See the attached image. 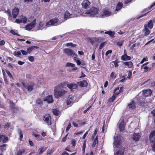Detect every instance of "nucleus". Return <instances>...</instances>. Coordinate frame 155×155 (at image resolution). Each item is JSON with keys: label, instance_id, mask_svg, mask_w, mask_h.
<instances>
[{"label": "nucleus", "instance_id": "f257e3e1", "mask_svg": "<svg viewBox=\"0 0 155 155\" xmlns=\"http://www.w3.org/2000/svg\"><path fill=\"white\" fill-rule=\"evenodd\" d=\"M67 92V91H65L63 89L61 88L59 86L57 85L55 87L54 91V94L55 98H58L64 95Z\"/></svg>", "mask_w": 155, "mask_h": 155}, {"label": "nucleus", "instance_id": "f03ea898", "mask_svg": "<svg viewBox=\"0 0 155 155\" xmlns=\"http://www.w3.org/2000/svg\"><path fill=\"white\" fill-rule=\"evenodd\" d=\"M8 16V19L10 20H12L13 18H15L18 15L19 12V9L17 8L13 9L12 11V15L9 9L7 11Z\"/></svg>", "mask_w": 155, "mask_h": 155}, {"label": "nucleus", "instance_id": "7ed1b4c3", "mask_svg": "<svg viewBox=\"0 0 155 155\" xmlns=\"http://www.w3.org/2000/svg\"><path fill=\"white\" fill-rule=\"evenodd\" d=\"M121 137H122L120 135L114 136L113 144L115 148H119V146L121 144Z\"/></svg>", "mask_w": 155, "mask_h": 155}, {"label": "nucleus", "instance_id": "20e7f679", "mask_svg": "<svg viewBox=\"0 0 155 155\" xmlns=\"http://www.w3.org/2000/svg\"><path fill=\"white\" fill-rule=\"evenodd\" d=\"M98 11V10L97 8L93 7L90 9L87 13L90 16H94L97 14Z\"/></svg>", "mask_w": 155, "mask_h": 155}, {"label": "nucleus", "instance_id": "39448f33", "mask_svg": "<svg viewBox=\"0 0 155 155\" xmlns=\"http://www.w3.org/2000/svg\"><path fill=\"white\" fill-rule=\"evenodd\" d=\"M76 99V97H75L71 95L69 96L67 101V105H69L73 104Z\"/></svg>", "mask_w": 155, "mask_h": 155}, {"label": "nucleus", "instance_id": "423d86ee", "mask_svg": "<svg viewBox=\"0 0 155 155\" xmlns=\"http://www.w3.org/2000/svg\"><path fill=\"white\" fill-rule=\"evenodd\" d=\"M64 52L66 53L67 55L72 56V57L74 56H77L74 53L73 50L69 48H65L64 50Z\"/></svg>", "mask_w": 155, "mask_h": 155}, {"label": "nucleus", "instance_id": "0eeeda50", "mask_svg": "<svg viewBox=\"0 0 155 155\" xmlns=\"http://www.w3.org/2000/svg\"><path fill=\"white\" fill-rule=\"evenodd\" d=\"M149 140L150 143L155 142V130L152 131L150 134Z\"/></svg>", "mask_w": 155, "mask_h": 155}, {"label": "nucleus", "instance_id": "6e6552de", "mask_svg": "<svg viewBox=\"0 0 155 155\" xmlns=\"http://www.w3.org/2000/svg\"><path fill=\"white\" fill-rule=\"evenodd\" d=\"M36 21L35 19L33 21L26 25L25 28L27 30L30 31L34 27Z\"/></svg>", "mask_w": 155, "mask_h": 155}, {"label": "nucleus", "instance_id": "1a4fd4ad", "mask_svg": "<svg viewBox=\"0 0 155 155\" xmlns=\"http://www.w3.org/2000/svg\"><path fill=\"white\" fill-rule=\"evenodd\" d=\"M123 91V87H121L120 89L119 87H117L115 88L114 91V94L116 97L117 95H119Z\"/></svg>", "mask_w": 155, "mask_h": 155}, {"label": "nucleus", "instance_id": "9d476101", "mask_svg": "<svg viewBox=\"0 0 155 155\" xmlns=\"http://www.w3.org/2000/svg\"><path fill=\"white\" fill-rule=\"evenodd\" d=\"M43 120L45 121L48 125H51V118L50 115L49 114H47L43 117Z\"/></svg>", "mask_w": 155, "mask_h": 155}, {"label": "nucleus", "instance_id": "9b49d317", "mask_svg": "<svg viewBox=\"0 0 155 155\" xmlns=\"http://www.w3.org/2000/svg\"><path fill=\"white\" fill-rule=\"evenodd\" d=\"M10 104L11 106V109L14 113H17L18 110V108L15 106L14 103L12 101L10 102Z\"/></svg>", "mask_w": 155, "mask_h": 155}, {"label": "nucleus", "instance_id": "f8f14e48", "mask_svg": "<svg viewBox=\"0 0 155 155\" xmlns=\"http://www.w3.org/2000/svg\"><path fill=\"white\" fill-rule=\"evenodd\" d=\"M122 65L126 68H131L133 67V64L131 61H129L123 62Z\"/></svg>", "mask_w": 155, "mask_h": 155}, {"label": "nucleus", "instance_id": "ddd939ff", "mask_svg": "<svg viewBox=\"0 0 155 155\" xmlns=\"http://www.w3.org/2000/svg\"><path fill=\"white\" fill-rule=\"evenodd\" d=\"M90 2L88 0H84L82 3L83 8L87 9L89 7Z\"/></svg>", "mask_w": 155, "mask_h": 155}, {"label": "nucleus", "instance_id": "4468645a", "mask_svg": "<svg viewBox=\"0 0 155 155\" xmlns=\"http://www.w3.org/2000/svg\"><path fill=\"white\" fill-rule=\"evenodd\" d=\"M125 51L126 50H125L124 51V54L121 56V60L123 61H127L130 60L131 59V57L128 56L127 54L125 53Z\"/></svg>", "mask_w": 155, "mask_h": 155}, {"label": "nucleus", "instance_id": "2eb2a0df", "mask_svg": "<svg viewBox=\"0 0 155 155\" xmlns=\"http://www.w3.org/2000/svg\"><path fill=\"white\" fill-rule=\"evenodd\" d=\"M124 121V120L120 121L119 123V128L120 131H122L125 130Z\"/></svg>", "mask_w": 155, "mask_h": 155}, {"label": "nucleus", "instance_id": "dca6fc26", "mask_svg": "<svg viewBox=\"0 0 155 155\" xmlns=\"http://www.w3.org/2000/svg\"><path fill=\"white\" fill-rule=\"evenodd\" d=\"M22 84L23 87L27 89L28 91L31 92L33 90L34 85L30 84L26 85V84L24 82H22Z\"/></svg>", "mask_w": 155, "mask_h": 155}, {"label": "nucleus", "instance_id": "f3484780", "mask_svg": "<svg viewBox=\"0 0 155 155\" xmlns=\"http://www.w3.org/2000/svg\"><path fill=\"white\" fill-rule=\"evenodd\" d=\"M125 151V148L123 147L119 148V150L114 154V155H123Z\"/></svg>", "mask_w": 155, "mask_h": 155}, {"label": "nucleus", "instance_id": "a211bd4d", "mask_svg": "<svg viewBox=\"0 0 155 155\" xmlns=\"http://www.w3.org/2000/svg\"><path fill=\"white\" fill-rule=\"evenodd\" d=\"M143 94L145 97L149 96L151 94L152 91L150 89H147L143 91Z\"/></svg>", "mask_w": 155, "mask_h": 155}, {"label": "nucleus", "instance_id": "6ab92c4d", "mask_svg": "<svg viewBox=\"0 0 155 155\" xmlns=\"http://www.w3.org/2000/svg\"><path fill=\"white\" fill-rule=\"evenodd\" d=\"M58 21V19H53L47 22L46 23V25L48 26L51 25H54L56 23H57Z\"/></svg>", "mask_w": 155, "mask_h": 155}, {"label": "nucleus", "instance_id": "aec40b11", "mask_svg": "<svg viewBox=\"0 0 155 155\" xmlns=\"http://www.w3.org/2000/svg\"><path fill=\"white\" fill-rule=\"evenodd\" d=\"M78 84L81 87H87L88 85L87 81L85 80H83L82 81L78 82Z\"/></svg>", "mask_w": 155, "mask_h": 155}, {"label": "nucleus", "instance_id": "412c9836", "mask_svg": "<svg viewBox=\"0 0 155 155\" xmlns=\"http://www.w3.org/2000/svg\"><path fill=\"white\" fill-rule=\"evenodd\" d=\"M67 87L70 89H75L77 88L78 85L74 83H73L71 84H68L67 85Z\"/></svg>", "mask_w": 155, "mask_h": 155}, {"label": "nucleus", "instance_id": "4be33fe9", "mask_svg": "<svg viewBox=\"0 0 155 155\" xmlns=\"http://www.w3.org/2000/svg\"><path fill=\"white\" fill-rule=\"evenodd\" d=\"M130 109H134L136 108L135 104L134 101H132L127 106Z\"/></svg>", "mask_w": 155, "mask_h": 155}, {"label": "nucleus", "instance_id": "5701e85b", "mask_svg": "<svg viewBox=\"0 0 155 155\" xmlns=\"http://www.w3.org/2000/svg\"><path fill=\"white\" fill-rule=\"evenodd\" d=\"M140 137V136L139 134L134 133L132 137L133 140H134L135 142H137L139 140Z\"/></svg>", "mask_w": 155, "mask_h": 155}, {"label": "nucleus", "instance_id": "b1692460", "mask_svg": "<svg viewBox=\"0 0 155 155\" xmlns=\"http://www.w3.org/2000/svg\"><path fill=\"white\" fill-rule=\"evenodd\" d=\"M44 101H47L48 103H52L54 101V100L51 96L49 95L44 100Z\"/></svg>", "mask_w": 155, "mask_h": 155}, {"label": "nucleus", "instance_id": "393cba45", "mask_svg": "<svg viewBox=\"0 0 155 155\" xmlns=\"http://www.w3.org/2000/svg\"><path fill=\"white\" fill-rule=\"evenodd\" d=\"M46 149L47 148L46 147H45L44 146L41 147L38 149V151L39 152L37 155H41L45 151Z\"/></svg>", "mask_w": 155, "mask_h": 155}, {"label": "nucleus", "instance_id": "a878e982", "mask_svg": "<svg viewBox=\"0 0 155 155\" xmlns=\"http://www.w3.org/2000/svg\"><path fill=\"white\" fill-rule=\"evenodd\" d=\"M143 31H144V35L146 36L149 35L150 33V31L147 27V25L145 24L144 25V29Z\"/></svg>", "mask_w": 155, "mask_h": 155}, {"label": "nucleus", "instance_id": "bb28decb", "mask_svg": "<svg viewBox=\"0 0 155 155\" xmlns=\"http://www.w3.org/2000/svg\"><path fill=\"white\" fill-rule=\"evenodd\" d=\"M75 64L71 63L68 62L66 64V66L67 67H72V69L73 70H76L78 68L77 67H75Z\"/></svg>", "mask_w": 155, "mask_h": 155}, {"label": "nucleus", "instance_id": "cd10ccee", "mask_svg": "<svg viewBox=\"0 0 155 155\" xmlns=\"http://www.w3.org/2000/svg\"><path fill=\"white\" fill-rule=\"evenodd\" d=\"M39 48L37 46H31L27 48V51L28 53H30L33 50L38 48Z\"/></svg>", "mask_w": 155, "mask_h": 155}, {"label": "nucleus", "instance_id": "c85d7f7f", "mask_svg": "<svg viewBox=\"0 0 155 155\" xmlns=\"http://www.w3.org/2000/svg\"><path fill=\"white\" fill-rule=\"evenodd\" d=\"M119 62L117 61V60H115V61H112L110 63V67H113L114 66V67H117L118 66V63Z\"/></svg>", "mask_w": 155, "mask_h": 155}, {"label": "nucleus", "instance_id": "c756f323", "mask_svg": "<svg viewBox=\"0 0 155 155\" xmlns=\"http://www.w3.org/2000/svg\"><path fill=\"white\" fill-rule=\"evenodd\" d=\"M123 4L121 2H119L116 5L115 10L117 11H118L119 10H120L121 9L122 7H123Z\"/></svg>", "mask_w": 155, "mask_h": 155}, {"label": "nucleus", "instance_id": "7c9ffc66", "mask_svg": "<svg viewBox=\"0 0 155 155\" xmlns=\"http://www.w3.org/2000/svg\"><path fill=\"white\" fill-rule=\"evenodd\" d=\"M111 13L110 11L108 10H104L103 11V15L107 16H109L110 15Z\"/></svg>", "mask_w": 155, "mask_h": 155}, {"label": "nucleus", "instance_id": "2f4dec72", "mask_svg": "<svg viewBox=\"0 0 155 155\" xmlns=\"http://www.w3.org/2000/svg\"><path fill=\"white\" fill-rule=\"evenodd\" d=\"M86 146V140H85L84 141L83 146H82V151L83 153L84 154L85 151V148Z\"/></svg>", "mask_w": 155, "mask_h": 155}, {"label": "nucleus", "instance_id": "473e14b6", "mask_svg": "<svg viewBox=\"0 0 155 155\" xmlns=\"http://www.w3.org/2000/svg\"><path fill=\"white\" fill-rule=\"evenodd\" d=\"M147 27H148L150 29H151L153 28V23L152 22V20H150L147 23Z\"/></svg>", "mask_w": 155, "mask_h": 155}, {"label": "nucleus", "instance_id": "72a5a7b5", "mask_svg": "<svg viewBox=\"0 0 155 155\" xmlns=\"http://www.w3.org/2000/svg\"><path fill=\"white\" fill-rule=\"evenodd\" d=\"M22 21V22L23 23H25L26 22L27 18H26L25 16H24L23 15H21L20 17Z\"/></svg>", "mask_w": 155, "mask_h": 155}, {"label": "nucleus", "instance_id": "f704fd0d", "mask_svg": "<svg viewBox=\"0 0 155 155\" xmlns=\"http://www.w3.org/2000/svg\"><path fill=\"white\" fill-rule=\"evenodd\" d=\"M71 15L72 14H70L68 11H66L64 14V17L65 18H70Z\"/></svg>", "mask_w": 155, "mask_h": 155}, {"label": "nucleus", "instance_id": "c9c22d12", "mask_svg": "<svg viewBox=\"0 0 155 155\" xmlns=\"http://www.w3.org/2000/svg\"><path fill=\"white\" fill-rule=\"evenodd\" d=\"M116 97L113 94L112 97L108 99V101L110 103L113 102L116 99Z\"/></svg>", "mask_w": 155, "mask_h": 155}, {"label": "nucleus", "instance_id": "e433bc0d", "mask_svg": "<svg viewBox=\"0 0 155 155\" xmlns=\"http://www.w3.org/2000/svg\"><path fill=\"white\" fill-rule=\"evenodd\" d=\"M25 151L24 149L19 150L18 151L16 155H21L22 153H24Z\"/></svg>", "mask_w": 155, "mask_h": 155}, {"label": "nucleus", "instance_id": "4c0bfd02", "mask_svg": "<svg viewBox=\"0 0 155 155\" xmlns=\"http://www.w3.org/2000/svg\"><path fill=\"white\" fill-rule=\"evenodd\" d=\"M8 140V137L5 136L4 135H3L2 139V142L3 143L7 142Z\"/></svg>", "mask_w": 155, "mask_h": 155}, {"label": "nucleus", "instance_id": "58836bf2", "mask_svg": "<svg viewBox=\"0 0 155 155\" xmlns=\"http://www.w3.org/2000/svg\"><path fill=\"white\" fill-rule=\"evenodd\" d=\"M36 103L40 105H42L43 104V101L41 100V99L38 98L36 101Z\"/></svg>", "mask_w": 155, "mask_h": 155}, {"label": "nucleus", "instance_id": "ea45409f", "mask_svg": "<svg viewBox=\"0 0 155 155\" xmlns=\"http://www.w3.org/2000/svg\"><path fill=\"white\" fill-rule=\"evenodd\" d=\"M59 110L57 109H53V114L55 116H58L59 115Z\"/></svg>", "mask_w": 155, "mask_h": 155}, {"label": "nucleus", "instance_id": "a19ab883", "mask_svg": "<svg viewBox=\"0 0 155 155\" xmlns=\"http://www.w3.org/2000/svg\"><path fill=\"white\" fill-rule=\"evenodd\" d=\"M5 71L9 77L10 78V79H13V77L10 71L7 70H6Z\"/></svg>", "mask_w": 155, "mask_h": 155}, {"label": "nucleus", "instance_id": "79ce46f5", "mask_svg": "<svg viewBox=\"0 0 155 155\" xmlns=\"http://www.w3.org/2000/svg\"><path fill=\"white\" fill-rule=\"evenodd\" d=\"M7 144H3L0 146V149L2 151H3L6 150V148L4 147H6Z\"/></svg>", "mask_w": 155, "mask_h": 155}, {"label": "nucleus", "instance_id": "37998d69", "mask_svg": "<svg viewBox=\"0 0 155 155\" xmlns=\"http://www.w3.org/2000/svg\"><path fill=\"white\" fill-rule=\"evenodd\" d=\"M68 84V82L67 81H65L62 83H61L58 86H59V87H61V86H66V85H67V84Z\"/></svg>", "mask_w": 155, "mask_h": 155}, {"label": "nucleus", "instance_id": "c03bdc74", "mask_svg": "<svg viewBox=\"0 0 155 155\" xmlns=\"http://www.w3.org/2000/svg\"><path fill=\"white\" fill-rule=\"evenodd\" d=\"M142 68L145 70L144 71L145 72L149 71L151 69V68H149L147 66H143Z\"/></svg>", "mask_w": 155, "mask_h": 155}, {"label": "nucleus", "instance_id": "a18cd8bd", "mask_svg": "<svg viewBox=\"0 0 155 155\" xmlns=\"http://www.w3.org/2000/svg\"><path fill=\"white\" fill-rule=\"evenodd\" d=\"M54 152L53 150H47V155H51Z\"/></svg>", "mask_w": 155, "mask_h": 155}, {"label": "nucleus", "instance_id": "49530a36", "mask_svg": "<svg viewBox=\"0 0 155 155\" xmlns=\"http://www.w3.org/2000/svg\"><path fill=\"white\" fill-rule=\"evenodd\" d=\"M13 54L16 56H18L21 55V53L20 51H15L13 53Z\"/></svg>", "mask_w": 155, "mask_h": 155}, {"label": "nucleus", "instance_id": "de8ad7c7", "mask_svg": "<svg viewBox=\"0 0 155 155\" xmlns=\"http://www.w3.org/2000/svg\"><path fill=\"white\" fill-rule=\"evenodd\" d=\"M106 42H104L101 43L99 47V49H101L103 48L104 47L106 44Z\"/></svg>", "mask_w": 155, "mask_h": 155}, {"label": "nucleus", "instance_id": "09e8293b", "mask_svg": "<svg viewBox=\"0 0 155 155\" xmlns=\"http://www.w3.org/2000/svg\"><path fill=\"white\" fill-rule=\"evenodd\" d=\"M115 33L114 32H113L111 31H109L108 35L111 37H112L114 38V35Z\"/></svg>", "mask_w": 155, "mask_h": 155}, {"label": "nucleus", "instance_id": "8fccbe9b", "mask_svg": "<svg viewBox=\"0 0 155 155\" xmlns=\"http://www.w3.org/2000/svg\"><path fill=\"white\" fill-rule=\"evenodd\" d=\"M19 134L20 135L19 139L20 141H21L23 137V134H22V132L21 130L19 132Z\"/></svg>", "mask_w": 155, "mask_h": 155}, {"label": "nucleus", "instance_id": "3c124183", "mask_svg": "<svg viewBox=\"0 0 155 155\" xmlns=\"http://www.w3.org/2000/svg\"><path fill=\"white\" fill-rule=\"evenodd\" d=\"M34 135L35 137L37 138L38 141H40L41 140V138L40 136L39 135L35 134H34Z\"/></svg>", "mask_w": 155, "mask_h": 155}, {"label": "nucleus", "instance_id": "603ef678", "mask_svg": "<svg viewBox=\"0 0 155 155\" xmlns=\"http://www.w3.org/2000/svg\"><path fill=\"white\" fill-rule=\"evenodd\" d=\"M151 143L152 149L154 152H155V142Z\"/></svg>", "mask_w": 155, "mask_h": 155}, {"label": "nucleus", "instance_id": "864d4df0", "mask_svg": "<svg viewBox=\"0 0 155 155\" xmlns=\"http://www.w3.org/2000/svg\"><path fill=\"white\" fill-rule=\"evenodd\" d=\"M98 141L94 140L92 143V147L93 148L96 147V144H97Z\"/></svg>", "mask_w": 155, "mask_h": 155}, {"label": "nucleus", "instance_id": "5fc2aeb1", "mask_svg": "<svg viewBox=\"0 0 155 155\" xmlns=\"http://www.w3.org/2000/svg\"><path fill=\"white\" fill-rule=\"evenodd\" d=\"M29 60L31 62H33L35 60L34 57L32 56H29L28 57Z\"/></svg>", "mask_w": 155, "mask_h": 155}, {"label": "nucleus", "instance_id": "6e6d98bb", "mask_svg": "<svg viewBox=\"0 0 155 155\" xmlns=\"http://www.w3.org/2000/svg\"><path fill=\"white\" fill-rule=\"evenodd\" d=\"M10 124L9 123H7L4 125V129H6L7 128H9L10 127Z\"/></svg>", "mask_w": 155, "mask_h": 155}, {"label": "nucleus", "instance_id": "4d7b16f0", "mask_svg": "<svg viewBox=\"0 0 155 155\" xmlns=\"http://www.w3.org/2000/svg\"><path fill=\"white\" fill-rule=\"evenodd\" d=\"M115 73L114 72H112L110 75V77L111 78H116V75H115Z\"/></svg>", "mask_w": 155, "mask_h": 155}, {"label": "nucleus", "instance_id": "13d9d810", "mask_svg": "<svg viewBox=\"0 0 155 155\" xmlns=\"http://www.w3.org/2000/svg\"><path fill=\"white\" fill-rule=\"evenodd\" d=\"M20 52H21L22 54L23 55H26L27 54V51L26 52V51L24 50H21Z\"/></svg>", "mask_w": 155, "mask_h": 155}, {"label": "nucleus", "instance_id": "bf43d9fd", "mask_svg": "<svg viewBox=\"0 0 155 155\" xmlns=\"http://www.w3.org/2000/svg\"><path fill=\"white\" fill-rule=\"evenodd\" d=\"M89 130H87L86 133L84 134V135H83L82 137V138L83 139H84L86 138V137L87 136V135L88 134V132L89 131Z\"/></svg>", "mask_w": 155, "mask_h": 155}, {"label": "nucleus", "instance_id": "052dcab7", "mask_svg": "<svg viewBox=\"0 0 155 155\" xmlns=\"http://www.w3.org/2000/svg\"><path fill=\"white\" fill-rule=\"evenodd\" d=\"M124 42V41H118L117 43V45L119 46H121L123 45V44Z\"/></svg>", "mask_w": 155, "mask_h": 155}, {"label": "nucleus", "instance_id": "680f3d73", "mask_svg": "<svg viewBox=\"0 0 155 155\" xmlns=\"http://www.w3.org/2000/svg\"><path fill=\"white\" fill-rule=\"evenodd\" d=\"M76 141L74 140H71V144L73 147H74L76 146Z\"/></svg>", "mask_w": 155, "mask_h": 155}, {"label": "nucleus", "instance_id": "e2e57ef3", "mask_svg": "<svg viewBox=\"0 0 155 155\" xmlns=\"http://www.w3.org/2000/svg\"><path fill=\"white\" fill-rule=\"evenodd\" d=\"M44 25V23L42 22H41L39 23V25L38 26V28H41L43 27Z\"/></svg>", "mask_w": 155, "mask_h": 155}, {"label": "nucleus", "instance_id": "0e129e2a", "mask_svg": "<svg viewBox=\"0 0 155 155\" xmlns=\"http://www.w3.org/2000/svg\"><path fill=\"white\" fill-rule=\"evenodd\" d=\"M10 32L12 35H19L18 34V33H15V32L13 30H11L10 31Z\"/></svg>", "mask_w": 155, "mask_h": 155}, {"label": "nucleus", "instance_id": "69168bd1", "mask_svg": "<svg viewBox=\"0 0 155 155\" xmlns=\"http://www.w3.org/2000/svg\"><path fill=\"white\" fill-rule=\"evenodd\" d=\"M77 122L78 123V124L79 125H80V126H81L83 125H84L85 124V122H82L80 120L77 121Z\"/></svg>", "mask_w": 155, "mask_h": 155}, {"label": "nucleus", "instance_id": "338daca9", "mask_svg": "<svg viewBox=\"0 0 155 155\" xmlns=\"http://www.w3.org/2000/svg\"><path fill=\"white\" fill-rule=\"evenodd\" d=\"M71 127V124L69 123L66 127V131L68 132Z\"/></svg>", "mask_w": 155, "mask_h": 155}, {"label": "nucleus", "instance_id": "774afa93", "mask_svg": "<svg viewBox=\"0 0 155 155\" xmlns=\"http://www.w3.org/2000/svg\"><path fill=\"white\" fill-rule=\"evenodd\" d=\"M33 0H25L24 2L26 4H29L33 2Z\"/></svg>", "mask_w": 155, "mask_h": 155}]
</instances>
